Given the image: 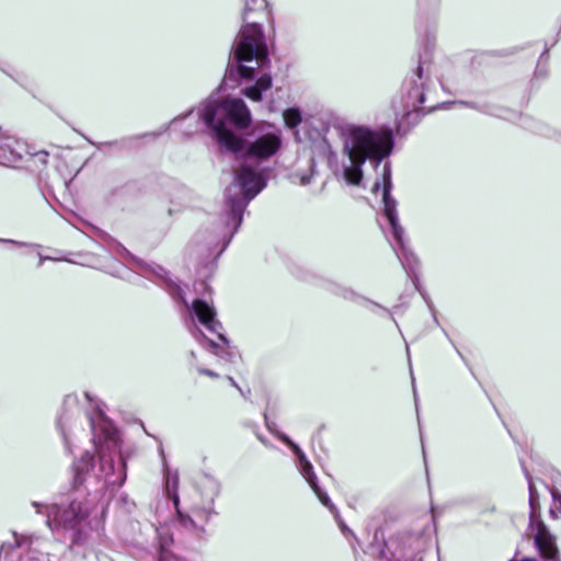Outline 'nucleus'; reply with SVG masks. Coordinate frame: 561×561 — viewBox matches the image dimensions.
<instances>
[{
	"instance_id": "1",
	"label": "nucleus",
	"mask_w": 561,
	"mask_h": 561,
	"mask_svg": "<svg viewBox=\"0 0 561 561\" xmlns=\"http://www.w3.org/2000/svg\"><path fill=\"white\" fill-rule=\"evenodd\" d=\"M198 116L218 144L237 157L259 163L276 154L282 147V131L271 125L256 127L248 140L227 127V119L240 129L251 124L250 111L241 99L209 98L201 103Z\"/></svg>"
},
{
	"instance_id": "2",
	"label": "nucleus",
	"mask_w": 561,
	"mask_h": 561,
	"mask_svg": "<svg viewBox=\"0 0 561 561\" xmlns=\"http://www.w3.org/2000/svg\"><path fill=\"white\" fill-rule=\"evenodd\" d=\"M33 506L37 514L46 516L51 531L68 535L73 543L84 541L90 530L99 529L105 516V504H98L95 495L76 496L49 505L34 502Z\"/></svg>"
},
{
	"instance_id": "3",
	"label": "nucleus",
	"mask_w": 561,
	"mask_h": 561,
	"mask_svg": "<svg viewBox=\"0 0 561 561\" xmlns=\"http://www.w3.org/2000/svg\"><path fill=\"white\" fill-rule=\"evenodd\" d=\"M340 138L342 152L348 159V164L343 167V179L352 185L360 183L365 161L378 167L390 154L393 146L391 131L385 128L345 125L340 128Z\"/></svg>"
},
{
	"instance_id": "4",
	"label": "nucleus",
	"mask_w": 561,
	"mask_h": 561,
	"mask_svg": "<svg viewBox=\"0 0 561 561\" xmlns=\"http://www.w3.org/2000/svg\"><path fill=\"white\" fill-rule=\"evenodd\" d=\"M264 186V180L256 168L242 163L236 171L234 182L226 191V204L229 207L227 225H232L233 231L242 221V214L248 202L256 196Z\"/></svg>"
},
{
	"instance_id": "5",
	"label": "nucleus",
	"mask_w": 561,
	"mask_h": 561,
	"mask_svg": "<svg viewBox=\"0 0 561 561\" xmlns=\"http://www.w3.org/2000/svg\"><path fill=\"white\" fill-rule=\"evenodd\" d=\"M267 48L260 25L248 22L239 32L233 45V60L237 64L239 75L244 79L254 76L255 67L245 65L254 62L259 66L266 59Z\"/></svg>"
},
{
	"instance_id": "6",
	"label": "nucleus",
	"mask_w": 561,
	"mask_h": 561,
	"mask_svg": "<svg viewBox=\"0 0 561 561\" xmlns=\"http://www.w3.org/2000/svg\"><path fill=\"white\" fill-rule=\"evenodd\" d=\"M99 427L104 432V442L99 436L96 443L100 454V478L104 479L106 484L121 485L125 480L124 465L121 459L115 463L112 455V450L117 447L116 433L105 421Z\"/></svg>"
},
{
	"instance_id": "7",
	"label": "nucleus",
	"mask_w": 561,
	"mask_h": 561,
	"mask_svg": "<svg viewBox=\"0 0 561 561\" xmlns=\"http://www.w3.org/2000/svg\"><path fill=\"white\" fill-rule=\"evenodd\" d=\"M529 505L531 508L530 527L533 528L536 546L541 557L554 561L558 557L554 537L549 533L541 520H536L537 497L531 482H529Z\"/></svg>"
},
{
	"instance_id": "8",
	"label": "nucleus",
	"mask_w": 561,
	"mask_h": 561,
	"mask_svg": "<svg viewBox=\"0 0 561 561\" xmlns=\"http://www.w3.org/2000/svg\"><path fill=\"white\" fill-rule=\"evenodd\" d=\"M381 187L379 182L374 185V191L377 192ZM391 190V171L390 165L386 163L382 171V201H383V213L392 231V236L396 242L402 245V234H404L403 228L399 224L397 215V203L390 196Z\"/></svg>"
},
{
	"instance_id": "9",
	"label": "nucleus",
	"mask_w": 561,
	"mask_h": 561,
	"mask_svg": "<svg viewBox=\"0 0 561 561\" xmlns=\"http://www.w3.org/2000/svg\"><path fill=\"white\" fill-rule=\"evenodd\" d=\"M424 65H419L414 77L409 82L405 96V108L408 111H417L424 102Z\"/></svg>"
},
{
	"instance_id": "10",
	"label": "nucleus",
	"mask_w": 561,
	"mask_h": 561,
	"mask_svg": "<svg viewBox=\"0 0 561 561\" xmlns=\"http://www.w3.org/2000/svg\"><path fill=\"white\" fill-rule=\"evenodd\" d=\"M433 533V526L427 518L425 523L417 529L411 531L403 541L411 554L423 551L430 543Z\"/></svg>"
},
{
	"instance_id": "11",
	"label": "nucleus",
	"mask_w": 561,
	"mask_h": 561,
	"mask_svg": "<svg viewBox=\"0 0 561 561\" xmlns=\"http://www.w3.org/2000/svg\"><path fill=\"white\" fill-rule=\"evenodd\" d=\"M219 482L214 478L205 477L201 481V493L202 496L205 497V500L208 502V506L203 508L195 507L193 510L194 514L199 518L204 519L205 522H207L211 511L210 504H213L215 497L219 494Z\"/></svg>"
},
{
	"instance_id": "12",
	"label": "nucleus",
	"mask_w": 561,
	"mask_h": 561,
	"mask_svg": "<svg viewBox=\"0 0 561 561\" xmlns=\"http://www.w3.org/2000/svg\"><path fill=\"white\" fill-rule=\"evenodd\" d=\"M192 311L208 331L217 332L220 329L221 325L216 320V311L211 305L196 299L193 301Z\"/></svg>"
},
{
	"instance_id": "13",
	"label": "nucleus",
	"mask_w": 561,
	"mask_h": 561,
	"mask_svg": "<svg viewBox=\"0 0 561 561\" xmlns=\"http://www.w3.org/2000/svg\"><path fill=\"white\" fill-rule=\"evenodd\" d=\"M300 473L304 476V478L308 481L314 493L317 494L319 501L327 507L330 508V511H334L335 507L331 503L330 497L318 486L316 481V474L313 472L312 465L308 461L306 458L305 461H300L299 465Z\"/></svg>"
},
{
	"instance_id": "14",
	"label": "nucleus",
	"mask_w": 561,
	"mask_h": 561,
	"mask_svg": "<svg viewBox=\"0 0 561 561\" xmlns=\"http://www.w3.org/2000/svg\"><path fill=\"white\" fill-rule=\"evenodd\" d=\"M24 144L19 141H7L0 147V163L13 164L22 159Z\"/></svg>"
},
{
	"instance_id": "15",
	"label": "nucleus",
	"mask_w": 561,
	"mask_h": 561,
	"mask_svg": "<svg viewBox=\"0 0 561 561\" xmlns=\"http://www.w3.org/2000/svg\"><path fill=\"white\" fill-rule=\"evenodd\" d=\"M272 87V79L268 75L261 76L253 85L247 87L242 93L252 101H260L262 93L270 90Z\"/></svg>"
},
{
	"instance_id": "16",
	"label": "nucleus",
	"mask_w": 561,
	"mask_h": 561,
	"mask_svg": "<svg viewBox=\"0 0 561 561\" xmlns=\"http://www.w3.org/2000/svg\"><path fill=\"white\" fill-rule=\"evenodd\" d=\"M92 456L89 453H85L81 459L73 465V484L76 486L83 483L85 480V474L89 472L91 465Z\"/></svg>"
},
{
	"instance_id": "17",
	"label": "nucleus",
	"mask_w": 561,
	"mask_h": 561,
	"mask_svg": "<svg viewBox=\"0 0 561 561\" xmlns=\"http://www.w3.org/2000/svg\"><path fill=\"white\" fill-rule=\"evenodd\" d=\"M263 12L268 14L267 11V2L265 0H245V5L243 9V20L249 21L251 13Z\"/></svg>"
},
{
	"instance_id": "18",
	"label": "nucleus",
	"mask_w": 561,
	"mask_h": 561,
	"mask_svg": "<svg viewBox=\"0 0 561 561\" xmlns=\"http://www.w3.org/2000/svg\"><path fill=\"white\" fill-rule=\"evenodd\" d=\"M176 510V513H178V516H179V520H180V524L185 528L187 529L188 531L199 536L202 533H204V527L203 526H198L196 524V522L191 518L188 515H185L183 514L179 507L175 508Z\"/></svg>"
},
{
	"instance_id": "19",
	"label": "nucleus",
	"mask_w": 561,
	"mask_h": 561,
	"mask_svg": "<svg viewBox=\"0 0 561 561\" xmlns=\"http://www.w3.org/2000/svg\"><path fill=\"white\" fill-rule=\"evenodd\" d=\"M178 486H179V477L176 473L169 474L167 477V491L169 496L172 499L174 507L178 508L180 504V499L178 495Z\"/></svg>"
},
{
	"instance_id": "20",
	"label": "nucleus",
	"mask_w": 561,
	"mask_h": 561,
	"mask_svg": "<svg viewBox=\"0 0 561 561\" xmlns=\"http://www.w3.org/2000/svg\"><path fill=\"white\" fill-rule=\"evenodd\" d=\"M283 118L285 125L288 128L294 129L301 123V113L297 108H288L284 111Z\"/></svg>"
},
{
	"instance_id": "21",
	"label": "nucleus",
	"mask_w": 561,
	"mask_h": 561,
	"mask_svg": "<svg viewBox=\"0 0 561 561\" xmlns=\"http://www.w3.org/2000/svg\"><path fill=\"white\" fill-rule=\"evenodd\" d=\"M192 334L204 347L216 352L217 345L213 341L206 339L204 333L198 328L192 329Z\"/></svg>"
},
{
	"instance_id": "22",
	"label": "nucleus",
	"mask_w": 561,
	"mask_h": 561,
	"mask_svg": "<svg viewBox=\"0 0 561 561\" xmlns=\"http://www.w3.org/2000/svg\"><path fill=\"white\" fill-rule=\"evenodd\" d=\"M277 437L293 449L299 462L302 460L305 461V459L307 458L306 455L287 435L277 434Z\"/></svg>"
},
{
	"instance_id": "23",
	"label": "nucleus",
	"mask_w": 561,
	"mask_h": 561,
	"mask_svg": "<svg viewBox=\"0 0 561 561\" xmlns=\"http://www.w3.org/2000/svg\"><path fill=\"white\" fill-rule=\"evenodd\" d=\"M71 421V417L70 416H67V415H62L60 416V419L58 420V427H59V431L64 437V442L66 445H68V436H67V433H66V427L68 425V423H70Z\"/></svg>"
},
{
	"instance_id": "24",
	"label": "nucleus",
	"mask_w": 561,
	"mask_h": 561,
	"mask_svg": "<svg viewBox=\"0 0 561 561\" xmlns=\"http://www.w3.org/2000/svg\"><path fill=\"white\" fill-rule=\"evenodd\" d=\"M397 244L401 249V252L397 251V254L400 257L402 264L403 265L410 264L411 263L410 257H413V254H408V251H407V249L404 247V242L403 241H402V245L400 243H398V242H397Z\"/></svg>"
},
{
	"instance_id": "25",
	"label": "nucleus",
	"mask_w": 561,
	"mask_h": 561,
	"mask_svg": "<svg viewBox=\"0 0 561 561\" xmlns=\"http://www.w3.org/2000/svg\"><path fill=\"white\" fill-rule=\"evenodd\" d=\"M160 561H171V554L168 551V543L161 537V554H160Z\"/></svg>"
},
{
	"instance_id": "26",
	"label": "nucleus",
	"mask_w": 561,
	"mask_h": 561,
	"mask_svg": "<svg viewBox=\"0 0 561 561\" xmlns=\"http://www.w3.org/2000/svg\"><path fill=\"white\" fill-rule=\"evenodd\" d=\"M152 274L157 275L158 277L164 278L167 272L161 266H156L151 268Z\"/></svg>"
},
{
	"instance_id": "27",
	"label": "nucleus",
	"mask_w": 561,
	"mask_h": 561,
	"mask_svg": "<svg viewBox=\"0 0 561 561\" xmlns=\"http://www.w3.org/2000/svg\"><path fill=\"white\" fill-rule=\"evenodd\" d=\"M328 148V162L332 164L336 160V154L331 150V147L329 145H325Z\"/></svg>"
},
{
	"instance_id": "28",
	"label": "nucleus",
	"mask_w": 561,
	"mask_h": 561,
	"mask_svg": "<svg viewBox=\"0 0 561 561\" xmlns=\"http://www.w3.org/2000/svg\"><path fill=\"white\" fill-rule=\"evenodd\" d=\"M266 426H267L268 431H270L272 434H274L276 437H277V434H282L280 432H278V431L276 430V427H275V424H274V423H268V422L266 421Z\"/></svg>"
},
{
	"instance_id": "29",
	"label": "nucleus",
	"mask_w": 561,
	"mask_h": 561,
	"mask_svg": "<svg viewBox=\"0 0 561 561\" xmlns=\"http://www.w3.org/2000/svg\"><path fill=\"white\" fill-rule=\"evenodd\" d=\"M35 156L38 158V160H39L42 163H46V158H47V156H48V153H47V152H45V151L37 152Z\"/></svg>"
},
{
	"instance_id": "30",
	"label": "nucleus",
	"mask_w": 561,
	"mask_h": 561,
	"mask_svg": "<svg viewBox=\"0 0 561 561\" xmlns=\"http://www.w3.org/2000/svg\"><path fill=\"white\" fill-rule=\"evenodd\" d=\"M311 173L310 174H304L300 176V184L306 185L310 182Z\"/></svg>"
},
{
	"instance_id": "31",
	"label": "nucleus",
	"mask_w": 561,
	"mask_h": 561,
	"mask_svg": "<svg viewBox=\"0 0 561 561\" xmlns=\"http://www.w3.org/2000/svg\"><path fill=\"white\" fill-rule=\"evenodd\" d=\"M201 374L207 375L209 377H217V374L209 369H199Z\"/></svg>"
},
{
	"instance_id": "32",
	"label": "nucleus",
	"mask_w": 561,
	"mask_h": 561,
	"mask_svg": "<svg viewBox=\"0 0 561 561\" xmlns=\"http://www.w3.org/2000/svg\"><path fill=\"white\" fill-rule=\"evenodd\" d=\"M229 380H230V382H231V385H232V386H234V387H237L238 389H240V388L238 387V385L236 383V381L233 380V378H231V377H230V378H229Z\"/></svg>"
},
{
	"instance_id": "33",
	"label": "nucleus",
	"mask_w": 561,
	"mask_h": 561,
	"mask_svg": "<svg viewBox=\"0 0 561 561\" xmlns=\"http://www.w3.org/2000/svg\"><path fill=\"white\" fill-rule=\"evenodd\" d=\"M163 537V539L167 541V543L169 545V541H172V538H167L164 537V535L160 534V538Z\"/></svg>"
},
{
	"instance_id": "34",
	"label": "nucleus",
	"mask_w": 561,
	"mask_h": 561,
	"mask_svg": "<svg viewBox=\"0 0 561 561\" xmlns=\"http://www.w3.org/2000/svg\"><path fill=\"white\" fill-rule=\"evenodd\" d=\"M92 428H93V431H94V435L96 436V435H98V434H96V432L99 431V428L94 425V423H93V422H92Z\"/></svg>"
},
{
	"instance_id": "35",
	"label": "nucleus",
	"mask_w": 561,
	"mask_h": 561,
	"mask_svg": "<svg viewBox=\"0 0 561 561\" xmlns=\"http://www.w3.org/2000/svg\"><path fill=\"white\" fill-rule=\"evenodd\" d=\"M187 115H188V114L184 115L183 117H181V119L185 118ZM178 119H180V117L174 118L173 123H174V122H178Z\"/></svg>"
},
{
	"instance_id": "36",
	"label": "nucleus",
	"mask_w": 561,
	"mask_h": 561,
	"mask_svg": "<svg viewBox=\"0 0 561 561\" xmlns=\"http://www.w3.org/2000/svg\"><path fill=\"white\" fill-rule=\"evenodd\" d=\"M219 339H220L221 341H224V342H227V341H226V337H225L222 334H219Z\"/></svg>"
}]
</instances>
